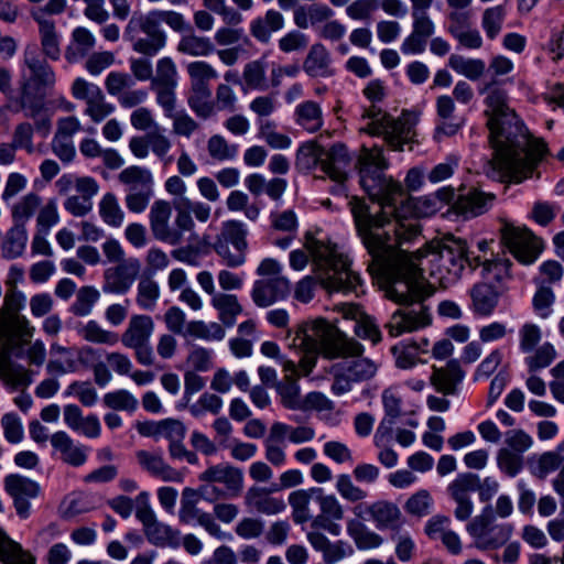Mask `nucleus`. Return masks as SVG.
I'll return each instance as SVG.
<instances>
[{
    "label": "nucleus",
    "instance_id": "6",
    "mask_svg": "<svg viewBox=\"0 0 564 564\" xmlns=\"http://www.w3.org/2000/svg\"><path fill=\"white\" fill-rule=\"evenodd\" d=\"M161 23H165L174 32L191 31V24L180 12L172 10L134 12L124 28V40L131 43L134 52L147 57L155 56L165 47L167 41Z\"/></svg>",
    "mask_w": 564,
    "mask_h": 564
},
{
    "label": "nucleus",
    "instance_id": "52",
    "mask_svg": "<svg viewBox=\"0 0 564 564\" xmlns=\"http://www.w3.org/2000/svg\"><path fill=\"white\" fill-rule=\"evenodd\" d=\"M137 291V304L145 311H153L160 296L159 284L151 278H142Z\"/></svg>",
    "mask_w": 564,
    "mask_h": 564
},
{
    "label": "nucleus",
    "instance_id": "53",
    "mask_svg": "<svg viewBox=\"0 0 564 564\" xmlns=\"http://www.w3.org/2000/svg\"><path fill=\"white\" fill-rule=\"evenodd\" d=\"M177 83L178 72L175 62L169 56L160 58L150 85L177 86Z\"/></svg>",
    "mask_w": 564,
    "mask_h": 564
},
{
    "label": "nucleus",
    "instance_id": "51",
    "mask_svg": "<svg viewBox=\"0 0 564 564\" xmlns=\"http://www.w3.org/2000/svg\"><path fill=\"white\" fill-rule=\"evenodd\" d=\"M496 460L499 470L510 478L519 475L524 465L523 456L507 447L498 449Z\"/></svg>",
    "mask_w": 564,
    "mask_h": 564
},
{
    "label": "nucleus",
    "instance_id": "3",
    "mask_svg": "<svg viewBox=\"0 0 564 564\" xmlns=\"http://www.w3.org/2000/svg\"><path fill=\"white\" fill-rule=\"evenodd\" d=\"M479 93L485 94L484 115L495 154L487 174L500 182L520 183L530 177L545 153V144L531 138L516 111L510 108L506 90L494 82Z\"/></svg>",
    "mask_w": 564,
    "mask_h": 564
},
{
    "label": "nucleus",
    "instance_id": "18",
    "mask_svg": "<svg viewBox=\"0 0 564 564\" xmlns=\"http://www.w3.org/2000/svg\"><path fill=\"white\" fill-rule=\"evenodd\" d=\"M464 185L457 188V198L451 210L464 219L478 217L489 210L496 198L495 194L485 193L478 188H470L464 192Z\"/></svg>",
    "mask_w": 564,
    "mask_h": 564
},
{
    "label": "nucleus",
    "instance_id": "29",
    "mask_svg": "<svg viewBox=\"0 0 564 564\" xmlns=\"http://www.w3.org/2000/svg\"><path fill=\"white\" fill-rule=\"evenodd\" d=\"M322 488L312 487L308 489H297L289 496V505L292 508V519L296 524H304L312 519L313 512L311 502L318 503V497Z\"/></svg>",
    "mask_w": 564,
    "mask_h": 564
},
{
    "label": "nucleus",
    "instance_id": "55",
    "mask_svg": "<svg viewBox=\"0 0 564 564\" xmlns=\"http://www.w3.org/2000/svg\"><path fill=\"white\" fill-rule=\"evenodd\" d=\"M186 72L191 79V87L209 86L208 83L218 78L217 70L205 61H194L187 64Z\"/></svg>",
    "mask_w": 564,
    "mask_h": 564
},
{
    "label": "nucleus",
    "instance_id": "47",
    "mask_svg": "<svg viewBox=\"0 0 564 564\" xmlns=\"http://www.w3.org/2000/svg\"><path fill=\"white\" fill-rule=\"evenodd\" d=\"M281 403L289 410H300L302 398L300 394V386L292 376H285L284 379L275 384Z\"/></svg>",
    "mask_w": 564,
    "mask_h": 564
},
{
    "label": "nucleus",
    "instance_id": "49",
    "mask_svg": "<svg viewBox=\"0 0 564 564\" xmlns=\"http://www.w3.org/2000/svg\"><path fill=\"white\" fill-rule=\"evenodd\" d=\"M187 337L199 338L204 340H221L225 337V329L218 323H205L203 321H192L186 325Z\"/></svg>",
    "mask_w": 564,
    "mask_h": 564
},
{
    "label": "nucleus",
    "instance_id": "40",
    "mask_svg": "<svg viewBox=\"0 0 564 564\" xmlns=\"http://www.w3.org/2000/svg\"><path fill=\"white\" fill-rule=\"evenodd\" d=\"M212 305L218 311L219 319L228 327L235 324L236 317L242 312V307L234 294H214Z\"/></svg>",
    "mask_w": 564,
    "mask_h": 564
},
{
    "label": "nucleus",
    "instance_id": "2",
    "mask_svg": "<svg viewBox=\"0 0 564 564\" xmlns=\"http://www.w3.org/2000/svg\"><path fill=\"white\" fill-rule=\"evenodd\" d=\"M388 167L389 162L381 147L362 145L356 162L359 182L371 200L380 205V209L371 212L365 199L357 196L348 202L358 237L370 257L381 262L391 250V240L398 237L409 239L416 232L413 226L406 224L408 219L398 213L395 205L405 193L399 182L386 174Z\"/></svg>",
    "mask_w": 564,
    "mask_h": 564
},
{
    "label": "nucleus",
    "instance_id": "63",
    "mask_svg": "<svg viewBox=\"0 0 564 564\" xmlns=\"http://www.w3.org/2000/svg\"><path fill=\"white\" fill-rule=\"evenodd\" d=\"M223 408V400L214 393L204 392L199 399L188 406L189 413L194 417H200L205 412L218 414Z\"/></svg>",
    "mask_w": 564,
    "mask_h": 564
},
{
    "label": "nucleus",
    "instance_id": "32",
    "mask_svg": "<svg viewBox=\"0 0 564 564\" xmlns=\"http://www.w3.org/2000/svg\"><path fill=\"white\" fill-rule=\"evenodd\" d=\"M293 119L296 126L308 133L319 131L324 124L322 107L313 100H305L296 105Z\"/></svg>",
    "mask_w": 564,
    "mask_h": 564
},
{
    "label": "nucleus",
    "instance_id": "9",
    "mask_svg": "<svg viewBox=\"0 0 564 564\" xmlns=\"http://www.w3.org/2000/svg\"><path fill=\"white\" fill-rule=\"evenodd\" d=\"M173 208L170 202L156 199L150 207L149 225L152 237L163 243L177 246L184 239V232L195 227L192 215L187 209L176 207L174 225L172 223Z\"/></svg>",
    "mask_w": 564,
    "mask_h": 564
},
{
    "label": "nucleus",
    "instance_id": "46",
    "mask_svg": "<svg viewBox=\"0 0 564 564\" xmlns=\"http://www.w3.org/2000/svg\"><path fill=\"white\" fill-rule=\"evenodd\" d=\"M28 234L25 227L13 226L2 242V254L6 258L14 259L21 256L25 249Z\"/></svg>",
    "mask_w": 564,
    "mask_h": 564
},
{
    "label": "nucleus",
    "instance_id": "17",
    "mask_svg": "<svg viewBox=\"0 0 564 564\" xmlns=\"http://www.w3.org/2000/svg\"><path fill=\"white\" fill-rule=\"evenodd\" d=\"M200 498L196 490L189 487L184 488L178 511L180 521L186 524L196 522L212 536L218 540H231V534L221 530L220 525L209 512L198 508Z\"/></svg>",
    "mask_w": 564,
    "mask_h": 564
},
{
    "label": "nucleus",
    "instance_id": "26",
    "mask_svg": "<svg viewBox=\"0 0 564 564\" xmlns=\"http://www.w3.org/2000/svg\"><path fill=\"white\" fill-rule=\"evenodd\" d=\"M465 372L462 370L457 360H449L444 367H433L431 375V384L445 395L454 394L456 387L463 381Z\"/></svg>",
    "mask_w": 564,
    "mask_h": 564
},
{
    "label": "nucleus",
    "instance_id": "22",
    "mask_svg": "<svg viewBox=\"0 0 564 564\" xmlns=\"http://www.w3.org/2000/svg\"><path fill=\"white\" fill-rule=\"evenodd\" d=\"M364 510L369 514V518L379 530H395L402 523L401 510L391 501L379 500L368 506L357 505L352 509L354 514L358 518H362Z\"/></svg>",
    "mask_w": 564,
    "mask_h": 564
},
{
    "label": "nucleus",
    "instance_id": "12",
    "mask_svg": "<svg viewBox=\"0 0 564 564\" xmlns=\"http://www.w3.org/2000/svg\"><path fill=\"white\" fill-rule=\"evenodd\" d=\"M154 332V321L151 316L135 314L129 318L124 332L119 340L126 348L134 351V357L142 366L154 364L153 349L150 339Z\"/></svg>",
    "mask_w": 564,
    "mask_h": 564
},
{
    "label": "nucleus",
    "instance_id": "36",
    "mask_svg": "<svg viewBox=\"0 0 564 564\" xmlns=\"http://www.w3.org/2000/svg\"><path fill=\"white\" fill-rule=\"evenodd\" d=\"M186 32L177 43L178 53L192 57H205L214 52L215 47L208 37L196 35L192 29Z\"/></svg>",
    "mask_w": 564,
    "mask_h": 564
},
{
    "label": "nucleus",
    "instance_id": "28",
    "mask_svg": "<svg viewBox=\"0 0 564 564\" xmlns=\"http://www.w3.org/2000/svg\"><path fill=\"white\" fill-rule=\"evenodd\" d=\"M64 421L70 430L86 437L95 438L100 435L101 426L99 419L95 414L83 416L82 410L75 404L65 405Z\"/></svg>",
    "mask_w": 564,
    "mask_h": 564
},
{
    "label": "nucleus",
    "instance_id": "7",
    "mask_svg": "<svg viewBox=\"0 0 564 564\" xmlns=\"http://www.w3.org/2000/svg\"><path fill=\"white\" fill-rule=\"evenodd\" d=\"M294 341L304 350L319 351L327 359L359 357L364 347L324 318L303 322Z\"/></svg>",
    "mask_w": 564,
    "mask_h": 564
},
{
    "label": "nucleus",
    "instance_id": "1",
    "mask_svg": "<svg viewBox=\"0 0 564 564\" xmlns=\"http://www.w3.org/2000/svg\"><path fill=\"white\" fill-rule=\"evenodd\" d=\"M416 232L409 239L398 237L391 240V250L384 261L371 258L369 270H376L386 279V295L404 308L395 311L386 328L392 337L404 333H411L431 324L429 306L424 305L425 299L434 293V289L423 276V260L431 264V275L440 282L452 283L456 281L467 263L473 269L480 264L479 258L469 259L467 243L452 235L445 236L430 251L417 250L410 253L400 248L403 242L411 241L419 235L415 224L406 220Z\"/></svg>",
    "mask_w": 564,
    "mask_h": 564
},
{
    "label": "nucleus",
    "instance_id": "57",
    "mask_svg": "<svg viewBox=\"0 0 564 564\" xmlns=\"http://www.w3.org/2000/svg\"><path fill=\"white\" fill-rule=\"evenodd\" d=\"M99 292L93 286H83L77 291L76 300L70 306V312L76 316H87L99 300Z\"/></svg>",
    "mask_w": 564,
    "mask_h": 564
},
{
    "label": "nucleus",
    "instance_id": "25",
    "mask_svg": "<svg viewBox=\"0 0 564 564\" xmlns=\"http://www.w3.org/2000/svg\"><path fill=\"white\" fill-rule=\"evenodd\" d=\"M50 442L64 463L73 467H79L86 463L88 448L76 444L67 433L56 432L51 436Z\"/></svg>",
    "mask_w": 564,
    "mask_h": 564
},
{
    "label": "nucleus",
    "instance_id": "61",
    "mask_svg": "<svg viewBox=\"0 0 564 564\" xmlns=\"http://www.w3.org/2000/svg\"><path fill=\"white\" fill-rule=\"evenodd\" d=\"M335 488L344 500L351 503L362 501L368 497V492L355 485L348 474H340L336 477Z\"/></svg>",
    "mask_w": 564,
    "mask_h": 564
},
{
    "label": "nucleus",
    "instance_id": "56",
    "mask_svg": "<svg viewBox=\"0 0 564 564\" xmlns=\"http://www.w3.org/2000/svg\"><path fill=\"white\" fill-rule=\"evenodd\" d=\"M100 216L104 221L112 227H120L124 219V214L119 206L118 199L112 193L104 195L99 204Z\"/></svg>",
    "mask_w": 564,
    "mask_h": 564
},
{
    "label": "nucleus",
    "instance_id": "41",
    "mask_svg": "<svg viewBox=\"0 0 564 564\" xmlns=\"http://www.w3.org/2000/svg\"><path fill=\"white\" fill-rule=\"evenodd\" d=\"M0 561L3 564H35L33 556L21 550L0 528Z\"/></svg>",
    "mask_w": 564,
    "mask_h": 564
},
{
    "label": "nucleus",
    "instance_id": "37",
    "mask_svg": "<svg viewBox=\"0 0 564 564\" xmlns=\"http://www.w3.org/2000/svg\"><path fill=\"white\" fill-rule=\"evenodd\" d=\"M248 230L246 226L238 220H228L223 224L220 234L216 237V243H225L226 246H232L234 249L247 251Z\"/></svg>",
    "mask_w": 564,
    "mask_h": 564
},
{
    "label": "nucleus",
    "instance_id": "33",
    "mask_svg": "<svg viewBox=\"0 0 564 564\" xmlns=\"http://www.w3.org/2000/svg\"><path fill=\"white\" fill-rule=\"evenodd\" d=\"M118 181L126 186V193L153 191V175L147 167L128 166L118 174Z\"/></svg>",
    "mask_w": 564,
    "mask_h": 564
},
{
    "label": "nucleus",
    "instance_id": "43",
    "mask_svg": "<svg viewBox=\"0 0 564 564\" xmlns=\"http://www.w3.org/2000/svg\"><path fill=\"white\" fill-rule=\"evenodd\" d=\"M77 333L85 340L94 344L113 346L119 341V335L115 332L104 329L96 321H89L77 328Z\"/></svg>",
    "mask_w": 564,
    "mask_h": 564
},
{
    "label": "nucleus",
    "instance_id": "5",
    "mask_svg": "<svg viewBox=\"0 0 564 564\" xmlns=\"http://www.w3.org/2000/svg\"><path fill=\"white\" fill-rule=\"evenodd\" d=\"M25 297L14 288L6 294L4 306L9 315L0 350V378L14 388H25L32 382L31 372L21 365L10 361L11 356L28 358L29 365L35 360V345L32 344V329L29 322L18 313L23 308Z\"/></svg>",
    "mask_w": 564,
    "mask_h": 564
},
{
    "label": "nucleus",
    "instance_id": "62",
    "mask_svg": "<svg viewBox=\"0 0 564 564\" xmlns=\"http://www.w3.org/2000/svg\"><path fill=\"white\" fill-rule=\"evenodd\" d=\"M395 358V365L400 369H410L419 360L420 347L416 343L399 344L391 348Z\"/></svg>",
    "mask_w": 564,
    "mask_h": 564
},
{
    "label": "nucleus",
    "instance_id": "16",
    "mask_svg": "<svg viewBox=\"0 0 564 564\" xmlns=\"http://www.w3.org/2000/svg\"><path fill=\"white\" fill-rule=\"evenodd\" d=\"M135 517L143 525L148 541L159 547H176L180 543V532L170 525L159 522L149 501L147 491L140 492L135 498Z\"/></svg>",
    "mask_w": 564,
    "mask_h": 564
},
{
    "label": "nucleus",
    "instance_id": "54",
    "mask_svg": "<svg viewBox=\"0 0 564 564\" xmlns=\"http://www.w3.org/2000/svg\"><path fill=\"white\" fill-rule=\"evenodd\" d=\"M506 18V9L502 4L487 8L482 12L481 26L490 40L497 37L501 32L502 24Z\"/></svg>",
    "mask_w": 564,
    "mask_h": 564
},
{
    "label": "nucleus",
    "instance_id": "60",
    "mask_svg": "<svg viewBox=\"0 0 564 564\" xmlns=\"http://www.w3.org/2000/svg\"><path fill=\"white\" fill-rule=\"evenodd\" d=\"M564 462V457L558 451L545 452L541 454L534 464L531 465V471L538 478H545L550 473L555 471Z\"/></svg>",
    "mask_w": 564,
    "mask_h": 564
},
{
    "label": "nucleus",
    "instance_id": "59",
    "mask_svg": "<svg viewBox=\"0 0 564 564\" xmlns=\"http://www.w3.org/2000/svg\"><path fill=\"white\" fill-rule=\"evenodd\" d=\"M102 401L107 408L115 411L134 412L138 408V400L124 389L106 393Z\"/></svg>",
    "mask_w": 564,
    "mask_h": 564
},
{
    "label": "nucleus",
    "instance_id": "35",
    "mask_svg": "<svg viewBox=\"0 0 564 564\" xmlns=\"http://www.w3.org/2000/svg\"><path fill=\"white\" fill-rule=\"evenodd\" d=\"M284 26L283 15L273 9H270L261 18H257L250 24L251 34L260 42L268 43L272 32H276Z\"/></svg>",
    "mask_w": 564,
    "mask_h": 564
},
{
    "label": "nucleus",
    "instance_id": "20",
    "mask_svg": "<svg viewBox=\"0 0 564 564\" xmlns=\"http://www.w3.org/2000/svg\"><path fill=\"white\" fill-rule=\"evenodd\" d=\"M140 261L135 258L121 261L105 271L102 291L105 293L124 294L129 291L140 272Z\"/></svg>",
    "mask_w": 564,
    "mask_h": 564
},
{
    "label": "nucleus",
    "instance_id": "38",
    "mask_svg": "<svg viewBox=\"0 0 564 564\" xmlns=\"http://www.w3.org/2000/svg\"><path fill=\"white\" fill-rule=\"evenodd\" d=\"M347 533L359 550L376 549L383 543V539L378 533L371 531L356 519L347 522Z\"/></svg>",
    "mask_w": 564,
    "mask_h": 564
},
{
    "label": "nucleus",
    "instance_id": "44",
    "mask_svg": "<svg viewBox=\"0 0 564 564\" xmlns=\"http://www.w3.org/2000/svg\"><path fill=\"white\" fill-rule=\"evenodd\" d=\"M42 51L51 59H57L61 55L59 36L56 33L53 21L39 20Z\"/></svg>",
    "mask_w": 564,
    "mask_h": 564
},
{
    "label": "nucleus",
    "instance_id": "58",
    "mask_svg": "<svg viewBox=\"0 0 564 564\" xmlns=\"http://www.w3.org/2000/svg\"><path fill=\"white\" fill-rule=\"evenodd\" d=\"M242 78L247 88L254 90H264L267 88L265 64L257 59L245 65Z\"/></svg>",
    "mask_w": 564,
    "mask_h": 564
},
{
    "label": "nucleus",
    "instance_id": "34",
    "mask_svg": "<svg viewBox=\"0 0 564 564\" xmlns=\"http://www.w3.org/2000/svg\"><path fill=\"white\" fill-rule=\"evenodd\" d=\"M330 55L323 44H313L303 63L304 72L311 77H329L333 75L330 68Z\"/></svg>",
    "mask_w": 564,
    "mask_h": 564
},
{
    "label": "nucleus",
    "instance_id": "50",
    "mask_svg": "<svg viewBox=\"0 0 564 564\" xmlns=\"http://www.w3.org/2000/svg\"><path fill=\"white\" fill-rule=\"evenodd\" d=\"M272 426L278 436L283 440L288 437L293 444L306 443L315 437V430L308 425L291 426L282 422H274Z\"/></svg>",
    "mask_w": 564,
    "mask_h": 564
},
{
    "label": "nucleus",
    "instance_id": "21",
    "mask_svg": "<svg viewBox=\"0 0 564 564\" xmlns=\"http://www.w3.org/2000/svg\"><path fill=\"white\" fill-rule=\"evenodd\" d=\"M202 482H216L224 485L229 497H238L243 489V471L231 464H216L206 468L198 475Z\"/></svg>",
    "mask_w": 564,
    "mask_h": 564
},
{
    "label": "nucleus",
    "instance_id": "24",
    "mask_svg": "<svg viewBox=\"0 0 564 564\" xmlns=\"http://www.w3.org/2000/svg\"><path fill=\"white\" fill-rule=\"evenodd\" d=\"M382 403L386 415L375 434L373 441L377 447L382 446L390 437L394 421L401 415V398L393 390L383 391Z\"/></svg>",
    "mask_w": 564,
    "mask_h": 564
},
{
    "label": "nucleus",
    "instance_id": "42",
    "mask_svg": "<svg viewBox=\"0 0 564 564\" xmlns=\"http://www.w3.org/2000/svg\"><path fill=\"white\" fill-rule=\"evenodd\" d=\"M448 65L456 73L467 77L470 80L479 79L486 70V64L482 59L466 58L457 54H452L449 56Z\"/></svg>",
    "mask_w": 564,
    "mask_h": 564
},
{
    "label": "nucleus",
    "instance_id": "27",
    "mask_svg": "<svg viewBox=\"0 0 564 564\" xmlns=\"http://www.w3.org/2000/svg\"><path fill=\"white\" fill-rule=\"evenodd\" d=\"M137 459L140 466L153 477L160 478L163 481H183L182 473L165 463L161 454L139 451L137 452Z\"/></svg>",
    "mask_w": 564,
    "mask_h": 564
},
{
    "label": "nucleus",
    "instance_id": "11",
    "mask_svg": "<svg viewBox=\"0 0 564 564\" xmlns=\"http://www.w3.org/2000/svg\"><path fill=\"white\" fill-rule=\"evenodd\" d=\"M0 91L7 96L10 109L24 110L29 117L35 116V51L33 47H28L24 53L18 95H12L11 74L6 67H0Z\"/></svg>",
    "mask_w": 564,
    "mask_h": 564
},
{
    "label": "nucleus",
    "instance_id": "30",
    "mask_svg": "<svg viewBox=\"0 0 564 564\" xmlns=\"http://www.w3.org/2000/svg\"><path fill=\"white\" fill-rule=\"evenodd\" d=\"M245 503L257 512L267 516L278 514L286 507L282 498L270 496L269 491L261 487L249 488L245 496Z\"/></svg>",
    "mask_w": 564,
    "mask_h": 564
},
{
    "label": "nucleus",
    "instance_id": "45",
    "mask_svg": "<svg viewBox=\"0 0 564 564\" xmlns=\"http://www.w3.org/2000/svg\"><path fill=\"white\" fill-rule=\"evenodd\" d=\"M478 475L464 473L448 485L447 492L453 500H471L470 495L477 490Z\"/></svg>",
    "mask_w": 564,
    "mask_h": 564
},
{
    "label": "nucleus",
    "instance_id": "39",
    "mask_svg": "<svg viewBox=\"0 0 564 564\" xmlns=\"http://www.w3.org/2000/svg\"><path fill=\"white\" fill-rule=\"evenodd\" d=\"M210 97L209 86L191 87L187 104L197 117L208 119L215 115V105Z\"/></svg>",
    "mask_w": 564,
    "mask_h": 564
},
{
    "label": "nucleus",
    "instance_id": "31",
    "mask_svg": "<svg viewBox=\"0 0 564 564\" xmlns=\"http://www.w3.org/2000/svg\"><path fill=\"white\" fill-rule=\"evenodd\" d=\"M471 310L476 315L489 316L496 310L500 294L495 286L488 283H477L470 291Z\"/></svg>",
    "mask_w": 564,
    "mask_h": 564
},
{
    "label": "nucleus",
    "instance_id": "15",
    "mask_svg": "<svg viewBox=\"0 0 564 564\" xmlns=\"http://www.w3.org/2000/svg\"><path fill=\"white\" fill-rule=\"evenodd\" d=\"M541 340L542 330L536 324L524 323L519 328V349L529 355L524 361L529 372L532 373L549 367L556 357L554 346L547 341L539 346Z\"/></svg>",
    "mask_w": 564,
    "mask_h": 564
},
{
    "label": "nucleus",
    "instance_id": "4",
    "mask_svg": "<svg viewBox=\"0 0 564 564\" xmlns=\"http://www.w3.org/2000/svg\"><path fill=\"white\" fill-rule=\"evenodd\" d=\"M304 247L312 257L315 276L307 275L296 283L297 301L308 303L314 297L315 279L329 292L357 293L360 276L350 269L348 257L338 251L336 243L307 232Z\"/></svg>",
    "mask_w": 564,
    "mask_h": 564
},
{
    "label": "nucleus",
    "instance_id": "13",
    "mask_svg": "<svg viewBox=\"0 0 564 564\" xmlns=\"http://www.w3.org/2000/svg\"><path fill=\"white\" fill-rule=\"evenodd\" d=\"M494 514L491 507L484 508L481 514L475 517L466 527L467 532L474 539V545L478 550H496L508 542L512 534V527L507 523L492 524Z\"/></svg>",
    "mask_w": 564,
    "mask_h": 564
},
{
    "label": "nucleus",
    "instance_id": "23",
    "mask_svg": "<svg viewBox=\"0 0 564 564\" xmlns=\"http://www.w3.org/2000/svg\"><path fill=\"white\" fill-rule=\"evenodd\" d=\"M350 164L348 149L343 143H335L325 152L321 160L322 170L334 182L341 185L347 180V169Z\"/></svg>",
    "mask_w": 564,
    "mask_h": 564
},
{
    "label": "nucleus",
    "instance_id": "48",
    "mask_svg": "<svg viewBox=\"0 0 564 564\" xmlns=\"http://www.w3.org/2000/svg\"><path fill=\"white\" fill-rule=\"evenodd\" d=\"M340 365L341 369L347 371L348 377L351 378L352 381L369 380L378 370V364L369 358H357Z\"/></svg>",
    "mask_w": 564,
    "mask_h": 564
},
{
    "label": "nucleus",
    "instance_id": "8",
    "mask_svg": "<svg viewBox=\"0 0 564 564\" xmlns=\"http://www.w3.org/2000/svg\"><path fill=\"white\" fill-rule=\"evenodd\" d=\"M362 118L370 121L361 130L371 135H382L393 151H403L405 145L414 142L415 120L410 113L403 112L399 118H393L377 104H371L365 109Z\"/></svg>",
    "mask_w": 564,
    "mask_h": 564
},
{
    "label": "nucleus",
    "instance_id": "10",
    "mask_svg": "<svg viewBox=\"0 0 564 564\" xmlns=\"http://www.w3.org/2000/svg\"><path fill=\"white\" fill-rule=\"evenodd\" d=\"M282 264L272 258L263 259L256 273L260 279L256 280L251 288V299L257 307L265 308L288 299L291 293V282L282 275Z\"/></svg>",
    "mask_w": 564,
    "mask_h": 564
},
{
    "label": "nucleus",
    "instance_id": "64",
    "mask_svg": "<svg viewBox=\"0 0 564 564\" xmlns=\"http://www.w3.org/2000/svg\"><path fill=\"white\" fill-rule=\"evenodd\" d=\"M432 505L431 494L426 489H421L406 500L404 509L409 514L424 517L430 513Z\"/></svg>",
    "mask_w": 564,
    "mask_h": 564
},
{
    "label": "nucleus",
    "instance_id": "14",
    "mask_svg": "<svg viewBox=\"0 0 564 564\" xmlns=\"http://www.w3.org/2000/svg\"><path fill=\"white\" fill-rule=\"evenodd\" d=\"M499 231L502 245L521 264L534 263L543 250V241L525 227L506 221Z\"/></svg>",
    "mask_w": 564,
    "mask_h": 564
},
{
    "label": "nucleus",
    "instance_id": "19",
    "mask_svg": "<svg viewBox=\"0 0 564 564\" xmlns=\"http://www.w3.org/2000/svg\"><path fill=\"white\" fill-rule=\"evenodd\" d=\"M3 487L12 498L18 514L22 518L29 517L35 497V481L21 474H9L3 479Z\"/></svg>",
    "mask_w": 564,
    "mask_h": 564
}]
</instances>
